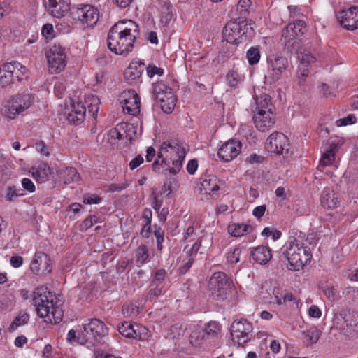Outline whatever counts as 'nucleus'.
I'll use <instances>...</instances> for the list:
<instances>
[{"label": "nucleus", "instance_id": "nucleus-1", "mask_svg": "<svg viewBox=\"0 0 358 358\" xmlns=\"http://www.w3.org/2000/svg\"><path fill=\"white\" fill-rule=\"evenodd\" d=\"M139 34V27L133 20L115 24L108 34L107 45L110 51L119 55H127L132 51Z\"/></svg>", "mask_w": 358, "mask_h": 358}, {"label": "nucleus", "instance_id": "nucleus-2", "mask_svg": "<svg viewBox=\"0 0 358 358\" xmlns=\"http://www.w3.org/2000/svg\"><path fill=\"white\" fill-rule=\"evenodd\" d=\"M186 152L184 147L176 140H167L162 143L157 153V159L152 164L154 171L159 166L167 165L172 174L178 173L182 166Z\"/></svg>", "mask_w": 358, "mask_h": 358}, {"label": "nucleus", "instance_id": "nucleus-3", "mask_svg": "<svg viewBox=\"0 0 358 358\" xmlns=\"http://www.w3.org/2000/svg\"><path fill=\"white\" fill-rule=\"evenodd\" d=\"M32 304L36 307L38 315L50 324L59 323L63 317V310L53 303V299L47 289L37 287L32 294Z\"/></svg>", "mask_w": 358, "mask_h": 358}, {"label": "nucleus", "instance_id": "nucleus-4", "mask_svg": "<svg viewBox=\"0 0 358 358\" xmlns=\"http://www.w3.org/2000/svg\"><path fill=\"white\" fill-rule=\"evenodd\" d=\"M283 255L288 261L287 268L292 271H299L312 257L310 247L296 238L287 242Z\"/></svg>", "mask_w": 358, "mask_h": 358}, {"label": "nucleus", "instance_id": "nucleus-5", "mask_svg": "<svg viewBox=\"0 0 358 358\" xmlns=\"http://www.w3.org/2000/svg\"><path fill=\"white\" fill-rule=\"evenodd\" d=\"M255 34L252 23L246 20H230L222 31L223 38L229 43L237 44L252 37Z\"/></svg>", "mask_w": 358, "mask_h": 358}, {"label": "nucleus", "instance_id": "nucleus-6", "mask_svg": "<svg viewBox=\"0 0 358 358\" xmlns=\"http://www.w3.org/2000/svg\"><path fill=\"white\" fill-rule=\"evenodd\" d=\"M108 328L103 322L98 319L88 320V322L83 324V330L78 334V343L94 345L108 335Z\"/></svg>", "mask_w": 358, "mask_h": 358}, {"label": "nucleus", "instance_id": "nucleus-7", "mask_svg": "<svg viewBox=\"0 0 358 358\" xmlns=\"http://www.w3.org/2000/svg\"><path fill=\"white\" fill-rule=\"evenodd\" d=\"M267 77L271 82L281 79L291 70V64L282 54L271 55L267 57Z\"/></svg>", "mask_w": 358, "mask_h": 358}, {"label": "nucleus", "instance_id": "nucleus-8", "mask_svg": "<svg viewBox=\"0 0 358 358\" xmlns=\"http://www.w3.org/2000/svg\"><path fill=\"white\" fill-rule=\"evenodd\" d=\"M153 96L160 103L162 110L171 113L176 103V96L173 90L162 82H157L153 85Z\"/></svg>", "mask_w": 358, "mask_h": 358}, {"label": "nucleus", "instance_id": "nucleus-9", "mask_svg": "<svg viewBox=\"0 0 358 358\" xmlns=\"http://www.w3.org/2000/svg\"><path fill=\"white\" fill-rule=\"evenodd\" d=\"M33 99L29 94H21L11 97L4 104L3 112L6 117L15 119L31 105Z\"/></svg>", "mask_w": 358, "mask_h": 358}, {"label": "nucleus", "instance_id": "nucleus-10", "mask_svg": "<svg viewBox=\"0 0 358 358\" xmlns=\"http://www.w3.org/2000/svg\"><path fill=\"white\" fill-rule=\"evenodd\" d=\"M48 70L51 73H59L66 64V51L60 45H52L45 52Z\"/></svg>", "mask_w": 358, "mask_h": 358}, {"label": "nucleus", "instance_id": "nucleus-11", "mask_svg": "<svg viewBox=\"0 0 358 358\" xmlns=\"http://www.w3.org/2000/svg\"><path fill=\"white\" fill-rule=\"evenodd\" d=\"M71 15L73 20L80 22L83 28H92L99 20V13L98 10L92 6L85 4L73 6Z\"/></svg>", "mask_w": 358, "mask_h": 358}, {"label": "nucleus", "instance_id": "nucleus-12", "mask_svg": "<svg viewBox=\"0 0 358 358\" xmlns=\"http://www.w3.org/2000/svg\"><path fill=\"white\" fill-rule=\"evenodd\" d=\"M252 325L248 320L242 319L234 321L231 325V335L232 341L238 345H243L248 343L252 336Z\"/></svg>", "mask_w": 358, "mask_h": 358}, {"label": "nucleus", "instance_id": "nucleus-13", "mask_svg": "<svg viewBox=\"0 0 358 358\" xmlns=\"http://www.w3.org/2000/svg\"><path fill=\"white\" fill-rule=\"evenodd\" d=\"M20 69H26V67L20 63L13 62L7 63L0 67V85L4 87L15 80H20L22 78L20 77V73H22Z\"/></svg>", "mask_w": 358, "mask_h": 358}, {"label": "nucleus", "instance_id": "nucleus-14", "mask_svg": "<svg viewBox=\"0 0 358 358\" xmlns=\"http://www.w3.org/2000/svg\"><path fill=\"white\" fill-rule=\"evenodd\" d=\"M265 148L268 152L276 155L288 153L289 150V140L284 134L274 132L267 138Z\"/></svg>", "mask_w": 358, "mask_h": 358}, {"label": "nucleus", "instance_id": "nucleus-15", "mask_svg": "<svg viewBox=\"0 0 358 358\" xmlns=\"http://www.w3.org/2000/svg\"><path fill=\"white\" fill-rule=\"evenodd\" d=\"M123 111L134 116L140 113V97L135 90H129L122 92L119 98Z\"/></svg>", "mask_w": 358, "mask_h": 358}, {"label": "nucleus", "instance_id": "nucleus-16", "mask_svg": "<svg viewBox=\"0 0 358 358\" xmlns=\"http://www.w3.org/2000/svg\"><path fill=\"white\" fill-rule=\"evenodd\" d=\"M306 30L305 22L303 20H296L293 23H289L282 30V36L285 38V44L286 46L298 44V37L301 36Z\"/></svg>", "mask_w": 358, "mask_h": 358}, {"label": "nucleus", "instance_id": "nucleus-17", "mask_svg": "<svg viewBox=\"0 0 358 358\" xmlns=\"http://www.w3.org/2000/svg\"><path fill=\"white\" fill-rule=\"evenodd\" d=\"M230 286L227 275L222 272L213 273L209 280L208 287L212 294L218 298L223 299Z\"/></svg>", "mask_w": 358, "mask_h": 358}, {"label": "nucleus", "instance_id": "nucleus-18", "mask_svg": "<svg viewBox=\"0 0 358 358\" xmlns=\"http://www.w3.org/2000/svg\"><path fill=\"white\" fill-rule=\"evenodd\" d=\"M30 269L37 275L49 274L52 270L50 258L43 252H36L31 262Z\"/></svg>", "mask_w": 358, "mask_h": 358}, {"label": "nucleus", "instance_id": "nucleus-19", "mask_svg": "<svg viewBox=\"0 0 358 358\" xmlns=\"http://www.w3.org/2000/svg\"><path fill=\"white\" fill-rule=\"evenodd\" d=\"M242 144L237 140H229L218 150L217 155L223 162H228L236 158L241 151Z\"/></svg>", "mask_w": 358, "mask_h": 358}, {"label": "nucleus", "instance_id": "nucleus-20", "mask_svg": "<svg viewBox=\"0 0 358 358\" xmlns=\"http://www.w3.org/2000/svg\"><path fill=\"white\" fill-rule=\"evenodd\" d=\"M64 115L69 123L78 125L85 118L86 107L82 102H73L70 108H65Z\"/></svg>", "mask_w": 358, "mask_h": 358}, {"label": "nucleus", "instance_id": "nucleus-21", "mask_svg": "<svg viewBox=\"0 0 358 358\" xmlns=\"http://www.w3.org/2000/svg\"><path fill=\"white\" fill-rule=\"evenodd\" d=\"M341 24L348 30L358 28V7L352 6L348 10H342L337 14Z\"/></svg>", "mask_w": 358, "mask_h": 358}, {"label": "nucleus", "instance_id": "nucleus-22", "mask_svg": "<svg viewBox=\"0 0 358 358\" xmlns=\"http://www.w3.org/2000/svg\"><path fill=\"white\" fill-rule=\"evenodd\" d=\"M253 120L256 128L262 132L271 129L275 122V115L273 113L255 112Z\"/></svg>", "mask_w": 358, "mask_h": 358}, {"label": "nucleus", "instance_id": "nucleus-23", "mask_svg": "<svg viewBox=\"0 0 358 358\" xmlns=\"http://www.w3.org/2000/svg\"><path fill=\"white\" fill-rule=\"evenodd\" d=\"M45 7L52 16L57 18L64 16L69 10L71 12L69 0H48Z\"/></svg>", "mask_w": 358, "mask_h": 358}, {"label": "nucleus", "instance_id": "nucleus-24", "mask_svg": "<svg viewBox=\"0 0 358 358\" xmlns=\"http://www.w3.org/2000/svg\"><path fill=\"white\" fill-rule=\"evenodd\" d=\"M145 69V64L139 60L132 61L124 71V78L131 85L137 84Z\"/></svg>", "mask_w": 358, "mask_h": 358}, {"label": "nucleus", "instance_id": "nucleus-25", "mask_svg": "<svg viewBox=\"0 0 358 358\" xmlns=\"http://www.w3.org/2000/svg\"><path fill=\"white\" fill-rule=\"evenodd\" d=\"M299 64L298 65V70L296 72L297 78L300 80H304L309 73V66L311 64L314 63L316 60L315 57L309 52L305 51L299 54Z\"/></svg>", "mask_w": 358, "mask_h": 358}, {"label": "nucleus", "instance_id": "nucleus-26", "mask_svg": "<svg viewBox=\"0 0 358 358\" xmlns=\"http://www.w3.org/2000/svg\"><path fill=\"white\" fill-rule=\"evenodd\" d=\"M200 192L202 194L210 196L215 198L218 196L220 187L218 185V178L215 176L208 175L201 179Z\"/></svg>", "mask_w": 358, "mask_h": 358}, {"label": "nucleus", "instance_id": "nucleus-27", "mask_svg": "<svg viewBox=\"0 0 358 358\" xmlns=\"http://www.w3.org/2000/svg\"><path fill=\"white\" fill-rule=\"evenodd\" d=\"M341 199L329 187H325L320 196L321 205L327 209H334L339 206Z\"/></svg>", "mask_w": 358, "mask_h": 358}, {"label": "nucleus", "instance_id": "nucleus-28", "mask_svg": "<svg viewBox=\"0 0 358 358\" xmlns=\"http://www.w3.org/2000/svg\"><path fill=\"white\" fill-rule=\"evenodd\" d=\"M250 255L253 260L261 264H266L272 257L271 249L266 245H259L252 249Z\"/></svg>", "mask_w": 358, "mask_h": 358}, {"label": "nucleus", "instance_id": "nucleus-29", "mask_svg": "<svg viewBox=\"0 0 358 358\" xmlns=\"http://www.w3.org/2000/svg\"><path fill=\"white\" fill-rule=\"evenodd\" d=\"M343 329L346 334L358 336V313L353 312L345 320Z\"/></svg>", "mask_w": 358, "mask_h": 358}, {"label": "nucleus", "instance_id": "nucleus-30", "mask_svg": "<svg viewBox=\"0 0 358 358\" xmlns=\"http://www.w3.org/2000/svg\"><path fill=\"white\" fill-rule=\"evenodd\" d=\"M30 172L33 178L41 183L48 180L50 174V169L46 163H42L37 168H32Z\"/></svg>", "mask_w": 358, "mask_h": 358}, {"label": "nucleus", "instance_id": "nucleus-31", "mask_svg": "<svg viewBox=\"0 0 358 358\" xmlns=\"http://www.w3.org/2000/svg\"><path fill=\"white\" fill-rule=\"evenodd\" d=\"M273 106L271 103V99L267 94H262L257 98L256 108L255 112L273 113Z\"/></svg>", "mask_w": 358, "mask_h": 358}, {"label": "nucleus", "instance_id": "nucleus-32", "mask_svg": "<svg viewBox=\"0 0 358 358\" xmlns=\"http://www.w3.org/2000/svg\"><path fill=\"white\" fill-rule=\"evenodd\" d=\"M322 334L321 330L315 326L310 327L306 330L302 331L303 339L308 345H313L316 343Z\"/></svg>", "mask_w": 358, "mask_h": 358}, {"label": "nucleus", "instance_id": "nucleus-33", "mask_svg": "<svg viewBox=\"0 0 358 358\" xmlns=\"http://www.w3.org/2000/svg\"><path fill=\"white\" fill-rule=\"evenodd\" d=\"M252 231V227L250 225L232 223L228 226L229 233L234 237H240L244 235L245 233H250Z\"/></svg>", "mask_w": 358, "mask_h": 358}, {"label": "nucleus", "instance_id": "nucleus-34", "mask_svg": "<svg viewBox=\"0 0 358 358\" xmlns=\"http://www.w3.org/2000/svg\"><path fill=\"white\" fill-rule=\"evenodd\" d=\"M189 343L192 345L197 347L207 341L203 329L196 328L192 330L189 336Z\"/></svg>", "mask_w": 358, "mask_h": 358}, {"label": "nucleus", "instance_id": "nucleus-35", "mask_svg": "<svg viewBox=\"0 0 358 358\" xmlns=\"http://www.w3.org/2000/svg\"><path fill=\"white\" fill-rule=\"evenodd\" d=\"M203 331L208 341L218 336L221 331V327L217 322L211 321L206 325Z\"/></svg>", "mask_w": 358, "mask_h": 358}, {"label": "nucleus", "instance_id": "nucleus-36", "mask_svg": "<svg viewBox=\"0 0 358 358\" xmlns=\"http://www.w3.org/2000/svg\"><path fill=\"white\" fill-rule=\"evenodd\" d=\"M29 320V315L27 313H20L10 324L8 330L14 331L17 327L27 324Z\"/></svg>", "mask_w": 358, "mask_h": 358}, {"label": "nucleus", "instance_id": "nucleus-37", "mask_svg": "<svg viewBox=\"0 0 358 358\" xmlns=\"http://www.w3.org/2000/svg\"><path fill=\"white\" fill-rule=\"evenodd\" d=\"M62 177L66 184L77 182L80 178L77 170L73 167H69L64 170L62 173Z\"/></svg>", "mask_w": 358, "mask_h": 358}, {"label": "nucleus", "instance_id": "nucleus-38", "mask_svg": "<svg viewBox=\"0 0 358 358\" xmlns=\"http://www.w3.org/2000/svg\"><path fill=\"white\" fill-rule=\"evenodd\" d=\"M134 326L129 322H124L118 326L119 332L124 337L134 338L136 331Z\"/></svg>", "mask_w": 358, "mask_h": 358}, {"label": "nucleus", "instance_id": "nucleus-39", "mask_svg": "<svg viewBox=\"0 0 358 358\" xmlns=\"http://www.w3.org/2000/svg\"><path fill=\"white\" fill-rule=\"evenodd\" d=\"M227 83L229 87H238L243 81V77L236 71H230L226 76Z\"/></svg>", "mask_w": 358, "mask_h": 358}, {"label": "nucleus", "instance_id": "nucleus-40", "mask_svg": "<svg viewBox=\"0 0 358 358\" xmlns=\"http://www.w3.org/2000/svg\"><path fill=\"white\" fill-rule=\"evenodd\" d=\"M86 103L87 104L89 113H92V116L96 117L100 104L99 99L96 96H88L87 100H86Z\"/></svg>", "mask_w": 358, "mask_h": 358}, {"label": "nucleus", "instance_id": "nucleus-41", "mask_svg": "<svg viewBox=\"0 0 358 358\" xmlns=\"http://www.w3.org/2000/svg\"><path fill=\"white\" fill-rule=\"evenodd\" d=\"M136 262L138 265L144 264L148 259L149 254L147 247L144 245H140L136 250Z\"/></svg>", "mask_w": 358, "mask_h": 358}, {"label": "nucleus", "instance_id": "nucleus-42", "mask_svg": "<svg viewBox=\"0 0 358 358\" xmlns=\"http://www.w3.org/2000/svg\"><path fill=\"white\" fill-rule=\"evenodd\" d=\"M335 148H332L331 146L330 148L327 150L322 155L321 159H320V165L321 166H326L332 163L333 161L335 159Z\"/></svg>", "mask_w": 358, "mask_h": 358}, {"label": "nucleus", "instance_id": "nucleus-43", "mask_svg": "<svg viewBox=\"0 0 358 358\" xmlns=\"http://www.w3.org/2000/svg\"><path fill=\"white\" fill-rule=\"evenodd\" d=\"M247 58L250 64H256L260 59L259 50L255 47L250 48L247 52Z\"/></svg>", "mask_w": 358, "mask_h": 358}, {"label": "nucleus", "instance_id": "nucleus-44", "mask_svg": "<svg viewBox=\"0 0 358 358\" xmlns=\"http://www.w3.org/2000/svg\"><path fill=\"white\" fill-rule=\"evenodd\" d=\"M162 292V286L158 284L152 282L150 286V289L147 294V299L152 301L153 299L160 296Z\"/></svg>", "mask_w": 358, "mask_h": 358}, {"label": "nucleus", "instance_id": "nucleus-45", "mask_svg": "<svg viewBox=\"0 0 358 358\" xmlns=\"http://www.w3.org/2000/svg\"><path fill=\"white\" fill-rule=\"evenodd\" d=\"M241 254V250L239 248H234L232 250H230L227 256V262L231 264H236L240 260V255Z\"/></svg>", "mask_w": 358, "mask_h": 358}, {"label": "nucleus", "instance_id": "nucleus-46", "mask_svg": "<svg viewBox=\"0 0 358 358\" xmlns=\"http://www.w3.org/2000/svg\"><path fill=\"white\" fill-rule=\"evenodd\" d=\"M173 7L170 5H166L162 11V17L161 21L164 24H168L172 19L173 13H172Z\"/></svg>", "mask_w": 358, "mask_h": 358}, {"label": "nucleus", "instance_id": "nucleus-47", "mask_svg": "<svg viewBox=\"0 0 358 358\" xmlns=\"http://www.w3.org/2000/svg\"><path fill=\"white\" fill-rule=\"evenodd\" d=\"M23 195V193H20L19 189L13 186L8 187L5 197L8 201H14L15 198Z\"/></svg>", "mask_w": 358, "mask_h": 358}, {"label": "nucleus", "instance_id": "nucleus-48", "mask_svg": "<svg viewBox=\"0 0 358 358\" xmlns=\"http://www.w3.org/2000/svg\"><path fill=\"white\" fill-rule=\"evenodd\" d=\"M122 138V134L117 128H112L108 132V141L110 144H115L117 140Z\"/></svg>", "mask_w": 358, "mask_h": 358}, {"label": "nucleus", "instance_id": "nucleus-49", "mask_svg": "<svg viewBox=\"0 0 358 358\" xmlns=\"http://www.w3.org/2000/svg\"><path fill=\"white\" fill-rule=\"evenodd\" d=\"M135 331L136 334L134 338L144 341L149 337V330L145 327L136 325Z\"/></svg>", "mask_w": 358, "mask_h": 358}, {"label": "nucleus", "instance_id": "nucleus-50", "mask_svg": "<svg viewBox=\"0 0 358 358\" xmlns=\"http://www.w3.org/2000/svg\"><path fill=\"white\" fill-rule=\"evenodd\" d=\"M185 330L179 324L173 325L170 329V335L173 339H178L184 335Z\"/></svg>", "mask_w": 358, "mask_h": 358}, {"label": "nucleus", "instance_id": "nucleus-51", "mask_svg": "<svg viewBox=\"0 0 358 358\" xmlns=\"http://www.w3.org/2000/svg\"><path fill=\"white\" fill-rule=\"evenodd\" d=\"M122 313L127 316L131 317L138 314V308L133 304H126L122 307Z\"/></svg>", "mask_w": 358, "mask_h": 358}, {"label": "nucleus", "instance_id": "nucleus-52", "mask_svg": "<svg viewBox=\"0 0 358 358\" xmlns=\"http://www.w3.org/2000/svg\"><path fill=\"white\" fill-rule=\"evenodd\" d=\"M146 70L147 74L150 78H152L155 75L161 76L164 73L163 69L157 67L154 64H149L147 66Z\"/></svg>", "mask_w": 358, "mask_h": 358}, {"label": "nucleus", "instance_id": "nucleus-53", "mask_svg": "<svg viewBox=\"0 0 358 358\" xmlns=\"http://www.w3.org/2000/svg\"><path fill=\"white\" fill-rule=\"evenodd\" d=\"M35 148L42 156L48 157L50 155L48 146L42 141L35 144Z\"/></svg>", "mask_w": 358, "mask_h": 358}, {"label": "nucleus", "instance_id": "nucleus-54", "mask_svg": "<svg viewBox=\"0 0 358 358\" xmlns=\"http://www.w3.org/2000/svg\"><path fill=\"white\" fill-rule=\"evenodd\" d=\"M323 292L330 300H333L336 295V289L331 285H326L322 287Z\"/></svg>", "mask_w": 358, "mask_h": 358}, {"label": "nucleus", "instance_id": "nucleus-55", "mask_svg": "<svg viewBox=\"0 0 358 358\" xmlns=\"http://www.w3.org/2000/svg\"><path fill=\"white\" fill-rule=\"evenodd\" d=\"M250 6V0H239L238 3V9L240 10V14L241 15H245Z\"/></svg>", "mask_w": 358, "mask_h": 358}, {"label": "nucleus", "instance_id": "nucleus-56", "mask_svg": "<svg viewBox=\"0 0 358 358\" xmlns=\"http://www.w3.org/2000/svg\"><path fill=\"white\" fill-rule=\"evenodd\" d=\"M356 121V117L354 115H349L345 118L338 119L336 120V125L338 127L345 126L348 124H353Z\"/></svg>", "mask_w": 358, "mask_h": 358}, {"label": "nucleus", "instance_id": "nucleus-57", "mask_svg": "<svg viewBox=\"0 0 358 358\" xmlns=\"http://www.w3.org/2000/svg\"><path fill=\"white\" fill-rule=\"evenodd\" d=\"M97 221L96 217L95 215H90L87 217L81 224L82 230H87L89 228L92 227L94 223Z\"/></svg>", "mask_w": 358, "mask_h": 358}, {"label": "nucleus", "instance_id": "nucleus-58", "mask_svg": "<svg viewBox=\"0 0 358 358\" xmlns=\"http://www.w3.org/2000/svg\"><path fill=\"white\" fill-rule=\"evenodd\" d=\"M22 186L24 188V189L27 190L29 193L35 192V185L29 178H23L22 180Z\"/></svg>", "mask_w": 358, "mask_h": 358}, {"label": "nucleus", "instance_id": "nucleus-59", "mask_svg": "<svg viewBox=\"0 0 358 358\" xmlns=\"http://www.w3.org/2000/svg\"><path fill=\"white\" fill-rule=\"evenodd\" d=\"M42 34L46 38H52L53 37L54 29L51 24H45L43 26L41 30Z\"/></svg>", "mask_w": 358, "mask_h": 358}, {"label": "nucleus", "instance_id": "nucleus-60", "mask_svg": "<svg viewBox=\"0 0 358 358\" xmlns=\"http://www.w3.org/2000/svg\"><path fill=\"white\" fill-rule=\"evenodd\" d=\"M285 290H282L280 288H275L273 289V294L275 298V303L278 305L283 304V295Z\"/></svg>", "mask_w": 358, "mask_h": 358}, {"label": "nucleus", "instance_id": "nucleus-61", "mask_svg": "<svg viewBox=\"0 0 358 358\" xmlns=\"http://www.w3.org/2000/svg\"><path fill=\"white\" fill-rule=\"evenodd\" d=\"M166 273V272L164 269L158 270L155 274V278L152 282L162 285V283L165 278Z\"/></svg>", "mask_w": 358, "mask_h": 358}, {"label": "nucleus", "instance_id": "nucleus-62", "mask_svg": "<svg viewBox=\"0 0 358 358\" xmlns=\"http://www.w3.org/2000/svg\"><path fill=\"white\" fill-rule=\"evenodd\" d=\"M144 162L143 156L141 155H137L135 158L131 159L129 164V166L131 170H134Z\"/></svg>", "mask_w": 358, "mask_h": 358}, {"label": "nucleus", "instance_id": "nucleus-63", "mask_svg": "<svg viewBox=\"0 0 358 358\" xmlns=\"http://www.w3.org/2000/svg\"><path fill=\"white\" fill-rule=\"evenodd\" d=\"M101 201V198L95 194H87L84 196L83 202L87 204H97Z\"/></svg>", "mask_w": 358, "mask_h": 358}, {"label": "nucleus", "instance_id": "nucleus-64", "mask_svg": "<svg viewBox=\"0 0 358 358\" xmlns=\"http://www.w3.org/2000/svg\"><path fill=\"white\" fill-rule=\"evenodd\" d=\"M10 265L15 268L20 267L23 264V258L19 255H13L10 258Z\"/></svg>", "mask_w": 358, "mask_h": 358}]
</instances>
